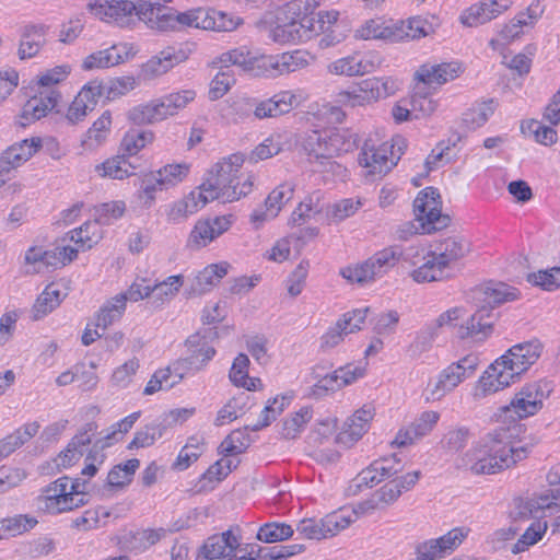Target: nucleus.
<instances>
[{"label":"nucleus","instance_id":"f257e3e1","mask_svg":"<svg viewBox=\"0 0 560 560\" xmlns=\"http://www.w3.org/2000/svg\"><path fill=\"white\" fill-rule=\"evenodd\" d=\"M88 10L102 21L118 27H133L142 21L148 27L162 32L182 31L186 27L215 30V10L197 8L177 12L159 2L142 1L138 5L130 0H95Z\"/></svg>","mask_w":560,"mask_h":560},{"label":"nucleus","instance_id":"f03ea898","mask_svg":"<svg viewBox=\"0 0 560 560\" xmlns=\"http://www.w3.org/2000/svg\"><path fill=\"white\" fill-rule=\"evenodd\" d=\"M522 430L515 424L488 433L483 444L463 455L458 467L475 475L495 474L525 459L540 440L534 434L520 438Z\"/></svg>","mask_w":560,"mask_h":560},{"label":"nucleus","instance_id":"7ed1b4c3","mask_svg":"<svg viewBox=\"0 0 560 560\" xmlns=\"http://www.w3.org/2000/svg\"><path fill=\"white\" fill-rule=\"evenodd\" d=\"M482 296L481 305L469 316L465 324L458 326L457 336L459 339L470 338L476 342L485 341L493 331L495 315L492 310L495 306L518 298V290L504 282H489L477 290Z\"/></svg>","mask_w":560,"mask_h":560},{"label":"nucleus","instance_id":"20e7f679","mask_svg":"<svg viewBox=\"0 0 560 560\" xmlns=\"http://www.w3.org/2000/svg\"><path fill=\"white\" fill-rule=\"evenodd\" d=\"M243 163L241 154H232L211 168L209 176L198 187V200L201 201V206L215 199L232 202L246 196V190H237L238 172Z\"/></svg>","mask_w":560,"mask_h":560},{"label":"nucleus","instance_id":"39448f33","mask_svg":"<svg viewBox=\"0 0 560 560\" xmlns=\"http://www.w3.org/2000/svg\"><path fill=\"white\" fill-rule=\"evenodd\" d=\"M413 211L416 219L428 234L445 229L451 223V217L442 213V200L439 189L432 186L425 187L418 192L413 201Z\"/></svg>","mask_w":560,"mask_h":560},{"label":"nucleus","instance_id":"423d86ee","mask_svg":"<svg viewBox=\"0 0 560 560\" xmlns=\"http://www.w3.org/2000/svg\"><path fill=\"white\" fill-rule=\"evenodd\" d=\"M478 365V358L469 354L460 359L458 362L452 363L444 369L439 378L429 390L428 401H436L453 390L459 383L470 377Z\"/></svg>","mask_w":560,"mask_h":560},{"label":"nucleus","instance_id":"0eeeda50","mask_svg":"<svg viewBox=\"0 0 560 560\" xmlns=\"http://www.w3.org/2000/svg\"><path fill=\"white\" fill-rule=\"evenodd\" d=\"M547 396L541 383L525 385L510 405L502 408V412L505 418L513 420L534 416L542 408V400Z\"/></svg>","mask_w":560,"mask_h":560},{"label":"nucleus","instance_id":"6e6552de","mask_svg":"<svg viewBox=\"0 0 560 560\" xmlns=\"http://www.w3.org/2000/svg\"><path fill=\"white\" fill-rule=\"evenodd\" d=\"M301 51L284 52L281 55L255 56L249 73L256 77H277L283 73L294 72L302 65Z\"/></svg>","mask_w":560,"mask_h":560},{"label":"nucleus","instance_id":"1a4fd4ad","mask_svg":"<svg viewBox=\"0 0 560 560\" xmlns=\"http://www.w3.org/2000/svg\"><path fill=\"white\" fill-rule=\"evenodd\" d=\"M302 1H291L285 3L277 14V25L270 30V37L273 42L284 44L295 42L301 38L300 27H305V18L298 22L301 14Z\"/></svg>","mask_w":560,"mask_h":560},{"label":"nucleus","instance_id":"9d476101","mask_svg":"<svg viewBox=\"0 0 560 560\" xmlns=\"http://www.w3.org/2000/svg\"><path fill=\"white\" fill-rule=\"evenodd\" d=\"M544 350V345L538 339L517 343L511 347L500 357L501 363H504L517 380L520 375L526 372L537 362Z\"/></svg>","mask_w":560,"mask_h":560},{"label":"nucleus","instance_id":"9b49d317","mask_svg":"<svg viewBox=\"0 0 560 560\" xmlns=\"http://www.w3.org/2000/svg\"><path fill=\"white\" fill-rule=\"evenodd\" d=\"M241 552L238 538L226 530L210 536L199 548L196 560H238Z\"/></svg>","mask_w":560,"mask_h":560},{"label":"nucleus","instance_id":"f8f14e48","mask_svg":"<svg viewBox=\"0 0 560 560\" xmlns=\"http://www.w3.org/2000/svg\"><path fill=\"white\" fill-rule=\"evenodd\" d=\"M383 62L378 52L353 54L328 65V71L338 75H364L375 71Z\"/></svg>","mask_w":560,"mask_h":560},{"label":"nucleus","instance_id":"ddd939ff","mask_svg":"<svg viewBox=\"0 0 560 560\" xmlns=\"http://www.w3.org/2000/svg\"><path fill=\"white\" fill-rule=\"evenodd\" d=\"M231 218L232 215H221L198 220L188 236L187 247L200 249L210 244L231 228Z\"/></svg>","mask_w":560,"mask_h":560},{"label":"nucleus","instance_id":"4468645a","mask_svg":"<svg viewBox=\"0 0 560 560\" xmlns=\"http://www.w3.org/2000/svg\"><path fill=\"white\" fill-rule=\"evenodd\" d=\"M60 97V94L52 89L43 90L30 97L23 105L16 124L23 128L47 116Z\"/></svg>","mask_w":560,"mask_h":560},{"label":"nucleus","instance_id":"2eb2a0df","mask_svg":"<svg viewBox=\"0 0 560 560\" xmlns=\"http://www.w3.org/2000/svg\"><path fill=\"white\" fill-rule=\"evenodd\" d=\"M513 0H481L464 10L460 22L469 27L482 25L508 11Z\"/></svg>","mask_w":560,"mask_h":560},{"label":"nucleus","instance_id":"dca6fc26","mask_svg":"<svg viewBox=\"0 0 560 560\" xmlns=\"http://www.w3.org/2000/svg\"><path fill=\"white\" fill-rule=\"evenodd\" d=\"M388 154V142L375 148L372 140H366L359 154V164L369 170V175L382 177L396 165Z\"/></svg>","mask_w":560,"mask_h":560},{"label":"nucleus","instance_id":"f3484780","mask_svg":"<svg viewBox=\"0 0 560 560\" xmlns=\"http://www.w3.org/2000/svg\"><path fill=\"white\" fill-rule=\"evenodd\" d=\"M188 171L189 167L185 163L165 165L155 173L147 174L142 179L141 188L150 199H153V192L158 186L160 189L174 186L187 176Z\"/></svg>","mask_w":560,"mask_h":560},{"label":"nucleus","instance_id":"a211bd4d","mask_svg":"<svg viewBox=\"0 0 560 560\" xmlns=\"http://www.w3.org/2000/svg\"><path fill=\"white\" fill-rule=\"evenodd\" d=\"M188 355L178 360L176 370L200 371L215 355V349L201 338V334L191 335L186 340Z\"/></svg>","mask_w":560,"mask_h":560},{"label":"nucleus","instance_id":"6ab92c4d","mask_svg":"<svg viewBox=\"0 0 560 560\" xmlns=\"http://www.w3.org/2000/svg\"><path fill=\"white\" fill-rule=\"evenodd\" d=\"M187 58L188 55L185 50L175 47H166L142 65L140 77L143 80H153L165 74Z\"/></svg>","mask_w":560,"mask_h":560},{"label":"nucleus","instance_id":"aec40b11","mask_svg":"<svg viewBox=\"0 0 560 560\" xmlns=\"http://www.w3.org/2000/svg\"><path fill=\"white\" fill-rule=\"evenodd\" d=\"M374 415V408L371 405H364L357 410L343 423L342 430L337 435V442L348 447L352 446L368 432Z\"/></svg>","mask_w":560,"mask_h":560},{"label":"nucleus","instance_id":"412c9836","mask_svg":"<svg viewBox=\"0 0 560 560\" xmlns=\"http://www.w3.org/2000/svg\"><path fill=\"white\" fill-rule=\"evenodd\" d=\"M439 419L440 415L436 411H423L407 428H402L397 432L392 444L398 447L413 444L417 440L429 434Z\"/></svg>","mask_w":560,"mask_h":560},{"label":"nucleus","instance_id":"4be33fe9","mask_svg":"<svg viewBox=\"0 0 560 560\" xmlns=\"http://www.w3.org/2000/svg\"><path fill=\"white\" fill-rule=\"evenodd\" d=\"M97 430L96 422L85 423L79 432L71 439L67 447L60 452L56 459L58 467H70L74 465L83 455V447L91 444L92 436Z\"/></svg>","mask_w":560,"mask_h":560},{"label":"nucleus","instance_id":"5701e85b","mask_svg":"<svg viewBox=\"0 0 560 560\" xmlns=\"http://www.w3.org/2000/svg\"><path fill=\"white\" fill-rule=\"evenodd\" d=\"M296 105V96L291 91H282L266 100L256 98L255 118L265 119L284 115Z\"/></svg>","mask_w":560,"mask_h":560},{"label":"nucleus","instance_id":"b1692460","mask_svg":"<svg viewBox=\"0 0 560 560\" xmlns=\"http://www.w3.org/2000/svg\"><path fill=\"white\" fill-rule=\"evenodd\" d=\"M515 380V376L508 370L504 363H501L499 358L483 372L479 378L478 388L486 396L508 387Z\"/></svg>","mask_w":560,"mask_h":560},{"label":"nucleus","instance_id":"393cba45","mask_svg":"<svg viewBox=\"0 0 560 560\" xmlns=\"http://www.w3.org/2000/svg\"><path fill=\"white\" fill-rule=\"evenodd\" d=\"M69 477H61L51 482L44 489V494L39 498L45 502V508L50 513H61L71 511L72 497L69 495Z\"/></svg>","mask_w":560,"mask_h":560},{"label":"nucleus","instance_id":"a878e982","mask_svg":"<svg viewBox=\"0 0 560 560\" xmlns=\"http://www.w3.org/2000/svg\"><path fill=\"white\" fill-rule=\"evenodd\" d=\"M471 250V244L463 236H450L441 240L433 252V256L444 269L454 261L464 258Z\"/></svg>","mask_w":560,"mask_h":560},{"label":"nucleus","instance_id":"bb28decb","mask_svg":"<svg viewBox=\"0 0 560 560\" xmlns=\"http://www.w3.org/2000/svg\"><path fill=\"white\" fill-rule=\"evenodd\" d=\"M229 268L230 265L226 261L207 266L192 279L189 289H187V295L196 296L209 292L228 275Z\"/></svg>","mask_w":560,"mask_h":560},{"label":"nucleus","instance_id":"cd10ccee","mask_svg":"<svg viewBox=\"0 0 560 560\" xmlns=\"http://www.w3.org/2000/svg\"><path fill=\"white\" fill-rule=\"evenodd\" d=\"M459 73L460 67L457 62L424 63L416 71L415 79L427 85H441L450 80H454Z\"/></svg>","mask_w":560,"mask_h":560},{"label":"nucleus","instance_id":"c85d7f7f","mask_svg":"<svg viewBox=\"0 0 560 560\" xmlns=\"http://www.w3.org/2000/svg\"><path fill=\"white\" fill-rule=\"evenodd\" d=\"M355 37L364 40L383 39L390 43H399L401 42V30L397 27V22L387 24L384 20L376 18L368 20L358 28Z\"/></svg>","mask_w":560,"mask_h":560},{"label":"nucleus","instance_id":"c756f323","mask_svg":"<svg viewBox=\"0 0 560 560\" xmlns=\"http://www.w3.org/2000/svg\"><path fill=\"white\" fill-rule=\"evenodd\" d=\"M328 160L341 153L353 151L358 147V136L347 129L326 130Z\"/></svg>","mask_w":560,"mask_h":560},{"label":"nucleus","instance_id":"7c9ffc66","mask_svg":"<svg viewBox=\"0 0 560 560\" xmlns=\"http://www.w3.org/2000/svg\"><path fill=\"white\" fill-rule=\"evenodd\" d=\"M45 25H26L22 33L19 57L21 59L34 57L45 43Z\"/></svg>","mask_w":560,"mask_h":560},{"label":"nucleus","instance_id":"2f4dec72","mask_svg":"<svg viewBox=\"0 0 560 560\" xmlns=\"http://www.w3.org/2000/svg\"><path fill=\"white\" fill-rule=\"evenodd\" d=\"M124 62V57L116 45L92 52L84 58L82 69L85 71L105 69Z\"/></svg>","mask_w":560,"mask_h":560},{"label":"nucleus","instance_id":"473e14b6","mask_svg":"<svg viewBox=\"0 0 560 560\" xmlns=\"http://www.w3.org/2000/svg\"><path fill=\"white\" fill-rule=\"evenodd\" d=\"M303 151L316 161L328 160L326 130H310L301 138Z\"/></svg>","mask_w":560,"mask_h":560},{"label":"nucleus","instance_id":"72a5a7b5","mask_svg":"<svg viewBox=\"0 0 560 560\" xmlns=\"http://www.w3.org/2000/svg\"><path fill=\"white\" fill-rule=\"evenodd\" d=\"M401 256L402 250L399 246H390L375 253L368 260L372 270L375 271V278H377L384 276L389 269L395 267Z\"/></svg>","mask_w":560,"mask_h":560},{"label":"nucleus","instance_id":"f704fd0d","mask_svg":"<svg viewBox=\"0 0 560 560\" xmlns=\"http://www.w3.org/2000/svg\"><path fill=\"white\" fill-rule=\"evenodd\" d=\"M436 25L421 16H412L407 21L397 22V27L401 30V42L428 36L435 31Z\"/></svg>","mask_w":560,"mask_h":560},{"label":"nucleus","instance_id":"c9c22d12","mask_svg":"<svg viewBox=\"0 0 560 560\" xmlns=\"http://www.w3.org/2000/svg\"><path fill=\"white\" fill-rule=\"evenodd\" d=\"M153 137V132L150 130L130 129L125 133L120 142L119 152L130 160L131 156L136 155L148 143H151Z\"/></svg>","mask_w":560,"mask_h":560},{"label":"nucleus","instance_id":"e433bc0d","mask_svg":"<svg viewBox=\"0 0 560 560\" xmlns=\"http://www.w3.org/2000/svg\"><path fill=\"white\" fill-rule=\"evenodd\" d=\"M345 95L348 97L351 106L381 100L378 78L362 80L353 91L345 92Z\"/></svg>","mask_w":560,"mask_h":560},{"label":"nucleus","instance_id":"4c0bfd02","mask_svg":"<svg viewBox=\"0 0 560 560\" xmlns=\"http://www.w3.org/2000/svg\"><path fill=\"white\" fill-rule=\"evenodd\" d=\"M140 466V460L131 458L124 464L115 465L107 475V485L110 488L122 489L128 486Z\"/></svg>","mask_w":560,"mask_h":560},{"label":"nucleus","instance_id":"58836bf2","mask_svg":"<svg viewBox=\"0 0 560 560\" xmlns=\"http://www.w3.org/2000/svg\"><path fill=\"white\" fill-rule=\"evenodd\" d=\"M128 119L137 126L151 125L165 119V114L161 112L159 102L155 100L132 107L128 112Z\"/></svg>","mask_w":560,"mask_h":560},{"label":"nucleus","instance_id":"ea45409f","mask_svg":"<svg viewBox=\"0 0 560 560\" xmlns=\"http://www.w3.org/2000/svg\"><path fill=\"white\" fill-rule=\"evenodd\" d=\"M42 148L40 138L24 139L4 151V159H10L16 166L28 161Z\"/></svg>","mask_w":560,"mask_h":560},{"label":"nucleus","instance_id":"a19ab883","mask_svg":"<svg viewBox=\"0 0 560 560\" xmlns=\"http://www.w3.org/2000/svg\"><path fill=\"white\" fill-rule=\"evenodd\" d=\"M252 439L245 429L232 431L220 444L219 453L223 456H233L244 453L250 445Z\"/></svg>","mask_w":560,"mask_h":560},{"label":"nucleus","instance_id":"79ce46f5","mask_svg":"<svg viewBox=\"0 0 560 560\" xmlns=\"http://www.w3.org/2000/svg\"><path fill=\"white\" fill-rule=\"evenodd\" d=\"M196 92L194 90H183L179 92L171 93L158 100L159 106L162 113L165 114V118L177 114L179 109L186 107V105L194 101Z\"/></svg>","mask_w":560,"mask_h":560},{"label":"nucleus","instance_id":"37998d69","mask_svg":"<svg viewBox=\"0 0 560 560\" xmlns=\"http://www.w3.org/2000/svg\"><path fill=\"white\" fill-rule=\"evenodd\" d=\"M166 430V424L162 421H154L144 425L135 433L132 441L128 444V450L148 447L158 439L162 438Z\"/></svg>","mask_w":560,"mask_h":560},{"label":"nucleus","instance_id":"c03bdc74","mask_svg":"<svg viewBox=\"0 0 560 560\" xmlns=\"http://www.w3.org/2000/svg\"><path fill=\"white\" fill-rule=\"evenodd\" d=\"M495 106L493 100L481 102L476 107L468 109L463 114V124L466 128L475 130L487 122L494 113Z\"/></svg>","mask_w":560,"mask_h":560},{"label":"nucleus","instance_id":"a18cd8bd","mask_svg":"<svg viewBox=\"0 0 560 560\" xmlns=\"http://www.w3.org/2000/svg\"><path fill=\"white\" fill-rule=\"evenodd\" d=\"M136 168V165L128 160L125 154H117L116 156L106 160L97 170H102V176H108L115 179H124L131 176L133 173L128 168Z\"/></svg>","mask_w":560,"mask_h":560},{"label":"nucleus","instance_id":"49530a36","mask_svg":"<svg viewBox=\"0 0 560 560\" xmlns=\"http://www.w3.org/2000/svg\"><path fill=\"white\" fill-rule=\"evenodd\" d=\"M311 407H302L299 411L282 422L280 434L287 440L295 439L304 425L312 419Z\"/></svg>","mask_w":560,"mask_h":560},{"label":"nucleus","instance_id":"de8ad7c7","mask_svg":"<svg viewBox=\"0 0 560 560\" xmlns=\"http://www.w3.org/2000/svg\"><path fill=\"white\" fill-rule=\"evenodd\" d=\"M350 318H339L335 326L328 329V331L322 336L320 348L331 349L338 346L342 340L343 336L357 331L359 329L358 324H353L351 327Z\"/></svg>","mask_w":560,"mask_h":560},{"label":"nucleus","instance_id":"09e8293b","mask_svg":"<svg viewBox=\"0 0 560 560\" xmlns=\"http://www.w3.org/2000/svg\"><path fill=\"white\" fill-rule=\"evenodd\" d=\"M125 311L122 298H113L107 301L95 316V326L106 329L115 320L119 319Z\"/></svg>","mask_w":560,"mask_h":560},{"label":"nucleus","instance_id":"8fccbe9b","mask_svg":"<svg viewBox=\"0 0 560 560\" xmlns=\"http://www.w3.org/2000/svg\"><path fill=\"white\" fill-rule=\"evenodd\" d=\"M294 186L289 183L277 186L266 198L265 207L271 218H276L282 207L293 198Z\"/></svg>","mask_w":560,"mask_h":560},{"label":"nucleus","instance_id":"3c124183","mask_svg":"<svg viewBox=\"0 0 560 560\" xmlns=\"http://www.w3.org/2000/svg\"><path fill=\"white\" fill-rule=\"evenodd\" d=\"M323 368L316 365L312 370V376L316 380V383L312 387V395L316 398H320L327 395L329 392L340 389L338 373L335 371L330 374H322Z\"/></svg>","mask_w":560,"mask_h":560},{"label":"nucleus","instance_id":"603ef678","mask_svg":"<svg viewBox=\"0 0 560 560\" xmlns=\"http://www.w3.org/2000/svg\"><path fill=\"white\" fill-rule=\"evenodd\" d=\"M522 132L533 136L535 141L544 144L551 145L557 141V131L551 126L542 125L538 120H529L521 126Z\"/></svg>","mask_w":560,"mask_h":560},{"label":"nucleus","instance_id":"864d4df0","mask_svg":"<svg viewBox=\"0 0 560 560\" xmlns=\"http://www.w3.org/2000/svg\"><path fill=\"white\" fill-rule=\"evenodd\" d=\"M293 529L284 523H267L259 527L257 539L267 544L278 542L290 538Z\"/></svg>","mask_w":560,"mask_h":560},{"label":"nucleus","instance_id":"5fc2aeb1","mask_svg":"<svg viewBox=\"0 0 560 560\" xmlns=\"http://www.w3.org/2000/svg\"><path fill=\"white\" fill-rule=\"evenodd\" d=\"M254 57L246 47L235 48L230 51L223 52L219 57V62L222 69L231 70V66H238L244 71L249 72V67L253 66Z\"/></svg>","mask_w":560,"mask_h":560},{"label":"nucleus","instance_id":"6e6d98bb","mask_svg":"<svg viewBox=\"0 0 560 560\" xmlns=\"http://www.w3.org/2000/svg\"><path fill=\"white\" fill-rule=\"evenodd\" d=\"M526 279L529 283L540 287L542 290H557L560 288V267L528 273Z\"/></svg>","mask_w":560,"mask_h":560},{"label":"nucleus","instance_id":"4d7b16f0","mask_svg":"<svg viewBox=\"0 0 560 560\" xmlns=\"http://www.w3.org/2000/svg\"><path fill=\"white\" fill-rule=\"evenodd\" d=\"M326 526V516L320 520L304 518L299 522L296 532L308 539L319 540L323 538L331 537L330 532Z\"/></svg>","mask_w":560,"mask_h":560},{"label":"nucleus","instance_id":"13d9d810","mask_svg":"<svg viewBox=\"0 0 560 560\" xmlns=\"http://www.w3.org/2000/svg\"><path fill=\"white\" fill-rule=\"evenodd\" d=\"M125 209L126 207L124 201H109L101 203L95 207V223L108 225L113 220H117L122 217Z\"/></svg>","mask_w":560,"mask_h":560},{"label":"nucleus","instance_id":"bf43d9fd","mask_svg":"<svg viewBox=\"0 0 560 560\" xmlns=\"http://www.w3.org/2000/svg\"><path fill=\"white\" fill-rule=\"evenodd\" d=\"M236 82L232 70H221L210 82L209 98L217 101L223 97Z\"/></svg>","mask_w":560,"mask_h":560},{"label":"nucleus","instance_id":"052dcab7","mask_svg":"<svg viewBox=\"0 0 560 560\" xmlns=\"http://www.w3.org/2000/svg\"><path fill=\"white\" fill-rule=\"evenodd\" d=\"M184 283V277L182 275L170 276L163 282L151 287L153 303L158 302L160 306L164 303V298L174 295Z\"/></svg>","mask_w":560,"mask_h":560},{"label":"nucleus","instance_id":"680f3d73","mask_svg":"<svg viewBox=\"0 0 560 560\" xmlns=\"http://www.w3.org/2000/svg\"><path fill=\"white\" fill-rule=\"evenodd\" d=\"M412 279L416 282H430V281H440L448 276L444 273V268L440 267L439 261L433 257V259L428 260L418 269L413 270Z\"/></svg>","mask_w":560,"mask_h":560},{"label":"nucleus","instance_id":"e2e57ef3","mask_svg":"<svg viewBox=\"0 0 560 560\" xmlns=\"http://www.w3.org/2000/svg\"><path fill=\"white\" fill-rule=\"evenodd\" d=\"M470 436L471 433L469 428L458 427L448 430L444 434L441 443L446 451L456 453L466 446Z\"/></svg>","mask_w":560,"mask_h":560},{"label":"nucleus","instance_id":"0e129e2a","mask_svg":"<svg viewBox=\"0 0 560 560\" xmlns=\"http://www.w3.org/2000/svg\"><path fill=\"white\" fill-rule=\"evenodd\" d=\"M201 201L198 200V188L192 190L187 197L183 200L174 203L172 207L168 217L171 220H178L179 218H186L188 214H192L197 212L200 208H202Z\"/></svg>","mask_w":560,"mask_h":560},{"label":"nucleus","instance_id":"69168bd1","mask_svg":"<svg viewBox=\"0 0 560 560\" xmlns=\"http://www.w3.org/2000/svg\"><path fill=\"white\" fill-rule=\"evenodd\" d=\"M340 275L349 280L359 284H364L375 279V271L372 270L369 260L359 264L354 267H346L340 270Z\"/></svg>","mask_w":560,"mask_h":560},{"label":"nucleus","instance_id":"338daca9","mask_svg":"<svg viewBox=\"0 0 560 560\" xmlns=\"http://www.w3.org/2000/svg\"><path fill=\"white\" fill-rule=\"evenodd\" d=\"M101 96L106 97L104 82L100 80H92L88 82L75 96L77 104L83 102L85 105L92 106L93 110Z\"/></svg>","mask_w":560,"mask_h":560},{"label":"nucleus","instance_id":"774afa93","mask_svg":"<svg viewBox=\"0 0 560 560\" xmlns=\"http://www.w3.org/2000/svg\"><path fill=\"white\" fill-rule=\"evenodd\" d=\"M469 529L464 527H455L447 532L445 535L435 539L438 548L442 550L444 555L454 551L467 537Z\"/></svg>","mask_w":560,"mask_h":560}]
</instances>
